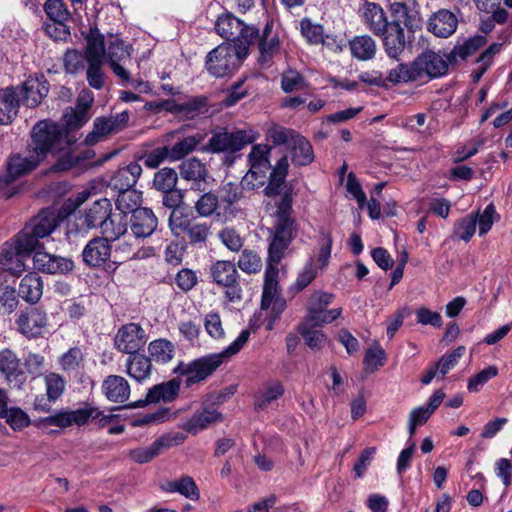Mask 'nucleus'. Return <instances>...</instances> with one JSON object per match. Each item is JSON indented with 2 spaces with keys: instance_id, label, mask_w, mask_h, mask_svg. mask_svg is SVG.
<instances>
[{
  "instance_id": "1",
  "label": "nucleus",
  "mask_w": 512,
  "mask_h": 512,
  "mask_svg": "<svg viewBox=\"0 0 512 512\" xmlns=\"http://www.w3.org/2000/svg\"><path fill=\"white\" fill-rule=\"evenodd\" d=\"M32 141L34 153L42 158L48 153L53 155L62 153L52 166L54 172L67 171L86 158L77 151L76 135L72 134L64 125L53 121L42 120L36 123L32 129Z\"/></svg>"
},
{
  "instance_id": "2",
  "label": "nucleus",
  "mask_w": 512,
  "mask_h": 512,
  "mask_svg": "<svg viewBox=\"0 0 512 512\" xmlns=\"http://www.w3.org/2000/svg\"><path fill=\"white\" fill-rule=\"evenodd\" d=\"M271 147L266 144H256L248 155L249 171L241 180L243 189L254 190L263 186L267 180V173L271 169L265 194L278 195L285 182L289 163L286 156L281 157L274 167H271L269 155Z\"/></svg>"
},
{
  "instance_id": "3",
  "label": "nucleus",
  "mask_w": 512,
  "mask_h": 512,
  "mask_svg": "<svg viewBox=\"0 0 512 512\" xmlns=\"http://www.w3.org/2000/svg\"><path fill=\"white\" fill-rule=\"evenodd\" d=\"M318 250L311 255L299 272L296 281L292 284L291 290L295 293L304 290L324 270L330 261L333 239L329 232L321 230L318 235Z\"/></svg>"
},
{
  "instance_id": "4",
  "label": "nucleus",
  "mask_w": 512,
  "mask_h": 512,
  "mask_svg": "<svg viewBox=\"0 0 512 512\" xmlns=\"http://www.w3.org/2000/svg\"><path fill=\"white\" fill-rule=\"evenodd\" d=\"M85 39V59L88 63L86 78L90 87L99 90L105 83L104 72L102 69L105 63L104 35L95 26L90 28Z\"/></svg>"
},
{
  "instance_id": "5",
  "label": "nucleus",
  "mask_w": 512,
  "mask_h": 512,
  "mask_svg": "<svg viewBox=\"0 0 512 512\" xmlns=\"http://www.w3.org/2000/svg\"><path fill=\"white\" fill-rule=\"evenodd\" d=\"M247 51L245 47H236L231 42L222 43L207 54L205 68L212 76H228L239 67Z\"/></svg>"
},
{
  "instance_id": "6",
  "label": "nucleus",
  "mask_w": 512,
  "mask_h": 512,
  "mask_svg": "<svg viewBox=\"0 0 512 512\" xmlns=\"http://www.w3.org/2000/svg\"><path fill=\"white\" fill-rule=\"evenodd\" d=\"M215 30L222 38L236 44V47L248 46L259 37V29L246 25L232 13H224L218 16L215 22Z\"/></svg>"
},
{
  "instance_id": "7",
  "label": "nucleus",
  "mask_w": 512,
  "mask_h": 512,
  "mask_svg": "<svg viewBox=\"0 0 512 512\" xmlns=\"http://www.w3.org/2000/svg\"><path fill=\"white\" fill-rule=\"evenodd\" d=\"M250 331L244 329L239 336L220 353L209 354L194 360V382L205 380L231 356L237 354L247 343Z\"/></svg>"
},
{
  "instance_id": "8",
  "label": "nucleus",
  "mask_w": 512,
  "mask_h": 512,
  "mask_svg": "<svg viewBox=\"0 0 512 512\" xmlns=\"http://www.w3.org/2000/svg\"><path fill=\"white\" fill-rule=\"evenodd\" d=\"M258 137L259 133L253 129L237 130L231 133L223 131L214 134L209 139L206 150L212 153H234L254 142Z\"/></svg>"
},
{
  "instance_id": "9",
  "label": "nucleus",
  "mask_w": 512,
  "mask_h": 512,
  "mask_svg": "<svg viewBox=\"0 0 512 512\" xmlns=\"http://www.w3.org/2000/svg\"><path fill=\"white\" fill-rule=\"evenodd\" d=\"M105 61L107 60L114 74L123 82L129 81V73L123 67L127 60H130L132 46L125 43L118 35H104Z\"/></svg>"
},
{
  "instance_id": "10",
  "label": "nucleus",
  "mask_w": 512,
  "mask_h": 512,
  "mask_svg": "<svg viewBox=\"0 0 512 512\" xmlns=\"http://www.w3.org/2000/svg\"><path fill=\"white\" fill-rule=\"evenodd\" d=\"M187 436L181 432H171L157 438L150 446L138 447L128 451V457L138 464L150 462L163 451L182 444Z\"/></svg>"
},
{
  "instance_id": "11",
  "label": "nucleus",
  "mask_w": 512,
  "mask_h": 512,
  "mask_svg": "<svg viewBox=\"0 0 512 512\" xmlns=\"http://www.w3.org/2000/svg\"><path fill=\"white\" fill-rule=\"evenodd\" d=\"M147 335L138 323H128L121 326L114 338L115 348L125 354H134L146 344Z\"/></svg>"
},
{
  "instance_id": "12",
  "label": "nucleus",
  "mask_w": 512,
  "mask_h": 512,
  "mask_svg": "<svg viewBox=\"0 0 512 512\" xmlns=\"http://www.w3.org/2000/svg\"><path fill=\"white\" fill-rule=\"evenodd\" d=\"M21 365V360L13 350L5 348L0 351V373L12 388L18 390L23 389L27 382V375Z\"/></svg>"
},
{
  "instance_id": "13",
  "label": "nucleus",
  "mask_w": 512,
  "mask_h": 512,
  "mask_svg": "<svg viewBox=\"0 0 512 512\" xmlns=\"http://www.w3.org/2000/svg\"><path fill=\"white\" fill-rule=\"evenodd\" d=\"M47 323V313L39 307L27 308L20 313L16 320L20 333L29 338L42 335Z\"/></svg>"
},
{
  "instance_id": "14",
  "label": "nucleus",
  "mask_w": 512,
  "mask_h": 512,
  "mask_svg": "<svg viewBox=\"0 0 512 512\" xmlns=\"http://www.w3.org/2000/svg\"><path fill=\"white\" fill-rule=\"evenodd\" d=\"M42 159L40 155L34 153V150L27 157L19 154L11 156L7 163V173L0 178V188L8 186L17 178L34 170Z\"/></svg>"
},
{
  "instance_id": "15",
  "label": "nucleus",
  "mask_w": 512,
  "mask_h": 512,
  "mask_svg": "<svg viewBox=\"0 0 512 512\" xmlns=\"http://www.w3.org/2000/svg\"><path fill=\"white\" fill-rule=\"evenodd\" d=\"M34 268L45 274H67L74 268V262L67 257L37 250L33 255Z\"/></svg>"
},
{
  "instance_id": "16",
  "label": "nucleus",
  "mask_w": 512,
  "mask_h": 512,
  "mask_svg": "<svg viewBox=\"0 0 512 512\" xmlns=\"http://www.w3.org/2000/svg\"><path fill=\"white\" fill-rule=\"evenodd\" d=\"M141 174V165L132 161L112 172L107 180V186L115 192L134 188Z\"/></svg>"
},
{
  "instance_id": "17",
  "label": "nucleus",
  "mask_w": 512,
  "mask_h": 512,
  "mask_svg": "<svg viewBox=\"0 0 512 512\" xmlns=\"http://www.w3.org/2000/svg\"><path fill=\"white\" fill-rule=\"evenodd\" d=\"M49 91L48 82L43 75L30 76L23 85L18 88L19 97L27 107L38 106L47 96Z\"/></svg>"
},
{
  "instance_id": "18",
  "label": "nucleus",
  "mask_w": 512,
  "mask_h": 512,
  "mask_svg": "<svg viewBox=\"0 0 512 512\" xmlns=\"http://www.w3.org/2000/svg\"><path fill=\"white\" fill-rule=\"evenodd\" d=\"M422 82L440 77L447 72L448 64L440 54L433 51H425L416 57Z\"/></svg>"
},
{
  "instance_id": "19",
  "label": "nucleus",
  "mask_w": 512,
  "mask_h": 512,
  "mask_svg": "<svg viewBox=\"0 0 512 512\" xmlns=\"http://www.w3.org/2000/svg\"><path fill=\"white\" fill-rule=\"evenodd\" d=\"M379 36L382 38L386 55L395 61H399L406 47L404 29L401 24L398 21L390 22L386 32Z\"/></svg>"
},
{
  "instance_id": "20",
  "label": "nucleus",
  "mask_w": 512,
  "mask_h": 512,
  "mask_svg": "<svg viewBox=\"0 0 512 512\" xmlns=\"http://www.w3.org/2000/svg\"><path fill=\"white\" fill-rule=\"evenodd\" d=\"M66 216L62 211L47 208L40 211L27 225L40 239L49 236Z\"/></svg>"
},
{
  "instance_id": "21",
  "label": "nucleus",
  "mask_w": 512,
  "mask_h": 512,
  "mask_svg": "<svg viewBox=\"0 0 512 512\" xmlns=\"http://www.w3.org/2000/svg\"><path fill=\"white\" fill-rule=\"evenodd\" d=\"M360 17L364 25L376 36L384 34L390 26L385 11L373 2L364 3Z\"/></svg>"
},
{
  "instance_id": "22",
  "label": "nucleus",
  "mask_w": 512,
  "mask_h": 512,
  "mask_svg": "<svg viewBox=\"0 0 512 512\" xmlns=\"http://www.w3.org/2000/svg\"><path fill=\"white\" fill-rule=\"evenodd\" d=\"M458 26L456 15L447 10L440 9L428 20L427 29L429 32L440 38H448L455 33Z\"/></svg>"
},
{
  "instance_id": "23",
  "label": "nucleus",
  "mask_w": 512,
  "mask_h": 512,
  "mask_svg": "<svg viewBox=\"0 0 512 512\" xmlns=\"http://www.w3.org/2000/svg\"><path fill=\"white\" fill-rule=\"evenodd\" d=\"M111 256L109 239L96 237L90 240L85 246L82 257L83 261L91 267H98L104 264Z\"/></svg>"
},
{
  "instance_id": "24",
  "label": "nucleus",
  "mask_w": 512,
  "mask_h": 512,
  "mask_svg": "<svg viewBox=\"0 0 512 512\" xmlns=\"http://www.w3.org/2000/svg\"><path fill=\"white\" fill-rule=\"evenodd\" d=\"M130 229L135 238H146L152 235L158 225V220L149 208L136 210L129 218Z\"/></svg>"
},
{
  "instance_id": "25",
  "label": "nucleus",
  "mask_w": 512,
  "mask_h": 512,
  "mask_svg": "<svg viewBox=\"0 0 512 512\" xmlns=\"http://www.w3.org/2000/svg\"><path fill=\"white\" fill-rule=\"evenodd\" d=\"M101 390L105 397L114 403H124L130 397V384L120 375H108L104 378Z\"/></svg>"
},
{
  "instance_id": "26",
  "label": "nucleus",
  "mask_w": 512,
  "mask_h": 512,
  "mask_svg": "<svg viewBox=\"0 0 512 512\" xmlns=\"http://www.w3.org/2000/svg\"><path fill=\"white\" fill-rule=\"evenodd\" d=\"M180 387L181 380L178 377L167 382L156 384L148 390L145 400L139 403L142 405L158 403L160 401L170 403L177 398Z\"/></svg>"
},
{
  "instance_id": "27",
  "label": "nucleus",
  "mask_w": 512,
  "mask_h": 512,
  "mask_svg": "<svg viewBox=\"0 0 512 512\" xmlns=\"http://www.w3.org/2000/svg\"><path fill=\"white\" fill-rule=\"evenodd\" d=\"M285 392L284 385L277 379H270L264 382L254 396L256 410H265L272 403L280 399Z\"/></svg>"
},
{
  "instance_id": "28",
  "label": "nucleus",
  "mask_w": 512,
  "mask_h": 512,
  "mask_svg": "<svg viewBox=\"0 0 512 512\" xmlns=\"http://www.w3.org/2000/svg\"><path fill=\"white\" fill-rule=\"evenodd\" d=\"M125 372L136 382H145L152 374L151 358L140 353L129 355L125 363Z\"/></svg>"
},
{
  "instance_id": "29",
  "label": "nucleus",
  "mask_w": 512,
  "mask_h": 512,
  "mask_svg": "<svg viewBox=\"0 0 512 512\" xmlns=\"http://www.w3.org/2000/svg\"><path fill=\"white\" fill-rule=\"evenodd\" d=\"M169 223L176 237L188 238L192 241V208L189 205L173 209Z\"/></svg>"
},
{
  "instance_id": "30",
  "label": "nucleus",
  "mask_w": 512,
  "mask_h": 512,
  "mask_svg": "<svg viewBox=\"0 0 512 512\" xmlns=\"http://www.w3.org/2000/svg\"><path fill=\"white\" fill-rule=\"evenodd\" d=\"M20 107L18 87L0 91V124H8L17 115Z\"/></svg>"
},
{
  "instance_id": "31",
  "label": "nucleus",
  "mask_w": 512,
  "mask_h": 512,
  "mask_svg": "<svg viewBox=\"0 0 512 512\" xmlns=\"http://www.w3.org/2000/svg\"><path fill=\"white\" fill-rule=\"evenodd\" d=\"M273 23L267 22L259 40V61L268 63L280 50L279 36L272 31Z\"/></svg>"
},
{
  "instance_id": "32",
  "label": "nucleus",
  "mask_w": 512,
  "mask_h": 512,
  "mask_svg": "<svg viewBox=\"0 0 512 512\" xmlns=\"http://www.w3.org/2000/svg\"><path fill=\"white\" fill-rule=\"evenodd\" d=\"M111 211V201L107 198L99 199L86 211L84 223L88 228H100L102 230Z\"/></svg>"
},
{
  "instance_id": "33",
  "label": "nucleus",
  "mask_w": 512,
  "mask_h": 512,
  "mask_svg": "<svg viewBox=\"0 0 512 512\" xmlns=\"http://www.w3.org/2000/svg\"><path fill=\"white\" fill-rule=\"evenodd\" d=\"M43 422L48 426L68 428L73 425H85L84 407L76 410H60L44 418Z\"/></svg>"
},
{
  "instance_id": "34",
  "label": "nucleus",
  "mask_w": 512,
  "mask_h": 512,
  "mask_svg": "<svg viewBox=\"0 0 512 512\" xmlns=\"http://www.w3.org/2000/svg\"><path fill=\"white\" fill-rule=\"evenodd\" d=\"M43 294V282L36 272H29L20 281L19 296L29 303H36Z\"/></svg>"
},
{
  "instance_id": "35",
  "label": "nucleus",
  "mask_w": 512,
  "mask_h": 512,
  "mask_svg": "<svg viewBox=\"0 0 512 512\" xmlns=\"http://www.w3.org/2000/svg\"><path fill=\"white\" fill-rule=\"evenodd\" d=\"M289 149L292 162L295 165H309L314 160V152L310 142L299 134L292 137Z\"/></svg>"
},
{
  "instance_id": "36",
  "label": "nucleus",
  "mask_w": 512,
  "mask_h": 512,
  "mask_svg": "<svg viewBox=\"0 0 512 512\" xmlns=\"http://www.w3.org/2000/svg\"><path fill=\"white\" fill-rule=\"evenodd\" d=\"M349 48L354 58L367 61L375 57L377 44L371 36L359 35L349 41Z\"/></svg>"
},
{
  "instance_id": "37",
  "label": "nucleus",
  "mask_w": 512,
  "mask_h": 512,
  "mask_svg": "<svg viewBox=\"0 0 512 512\" xmlns=\"http://www.w3.org/2000/svg\"><path fill=\"white\" fill-rule=\"evenodd\" d=\"M40 238L26 224L13 238V246L20 254L30 256L33 252L41 250Z\"/></svg>"
},
{
  "instance_id": "38",
  "label": "nucleus",
  "mask_w": 512,
  "mask_h": 512,
  "mask_svg": "<svg viewBox=\"0 0 512 512\" xmlns=\"http://www.w3.org/2000/svg\"><path fill=\"white\" fill-rule=\"evenodd\" d=\"M386 79L392 84L422 82L416 59L411 63H400L390 69Z\"/></svg>"
},
{
  "instance_id": "39",
  "label": "nucleus",
  "mask_w": 512,
  "mask_h": 512,
  "mask_svg": "<svg viewBox=\"0 0 512 512\" xmlns=\"http://www.w3.org/2000/svg\"><path fill=\"white\" fill-rule=\"evenodd\" d=\"M278 267L266 266L261 299V309L267 310L271 300L280 297L278 294Z\"/></svg>"
},
{
  "instance_id": "40",
  "label": "nucleus",
  "mask_w": 512,
  "mask_h": 512,
  "mask_svg": "<svg viewBox=\"0 0 512 512\" xmlns=\"http://www.w3.org/2000/svg\"><path fill=\"white\" fill-rule=\"evenodd\" d=\"M128 216L119 211V213L110 212L107 222L103 225L101 233L109 240H117L124 235L128 229Z\"/></svg>"
},
{
  "instance_id": "41",
  "label": "nucleus",
  "mask_w": 512,
  "mask_h": 512,
  "mask_svg": "<svg viewBox=\"0 0 512 512\" xmlns=\"http://www.w3.org/2000/svg\"><path fill=\"white\" fill-rule=\"evenodd\" d=\"M24 257H28V255L18 253L14 246L4 248L0 256V264L5 271L19 276L26 268Z\"/></svg>"
},
{
  "instance_id": "42",
  "label": "nucleus",
  "mask_w": 512,
  "mask_h": 512,
  "mask_svg": "<svg viewBox=\"0 0 512 512\" xmlns=\"http://www.w3.org/2000/svg\"><path fill=\"white\" fill-rule=\"evenodd\" d=\"M334 295L328 292L316 291L308 299L305 320L311 322L319 319L320 314L332 303Z\"/></svg>"
},
{
  "instance_id": "43",
  "label": "nucleus",
  "mask_w": 512,
  "mask_h": 512,
  "mask_svg": "<svg viewBox=\"0 0 512 512\" xmlns=\"http://www.w3.org/2000/svg\"><path fill=\"white\" fill-rule=\"evenodd\" d=\"M116 207L117 209L128 216L136 210H141L142 193L134 188L117 192Z\"/></svg>"
},
{
  "instance_id": "44",
  "label": "nucleus",
  "mask_w": 512,
  "mask_h": 512,
  "mask_svg": "<svg viewBox=\"0 0 512 512\" xmlns=\"http://www.w3.org/2000/svg\"><path fill=\"white\" fill-rule=\"evenodd\" d=\"M149 357L157 363H168L170 362L175 353V346L172 342L160 338L153 340L148 345Z\"/></svg>"
},
{
  "instance_id": "45",
  "label": "nucleus",
  "mask_w": 512,
  "mask_h": 512,
  "mask_svg": "<svg viewBox=\"0 0 512 512\" xmlns=\"http://www.w3.org/2000/svg\"><path fill=\"white\" fill-rule=\"evenodd\" d=\"M211 273L214 281L223 286L236 282L238 272L235 265L230 261H218L212 268Z\"/></svg>"
},
{
  "instance_id": "46",
  "label": "nucleus",
  "mask_w": 512,
  "mask_h": 512,
  "mask_svg": "<svg viewBox=\"0 0 512 512\" xmlns=\"http://www.w3.org/2000/svg\"><path fill=\"white\" fill-rule=\"evenodd\" d=\"M113 121L109 118L100 117L96 118L93 124V130L84 139V144L90 146L94 145L99 141L104 140L108 135L116 133Z\"/></svg>"
},
{
  "instance_id": "47",
  "label": "nucleus",
  "mask_w": 512,
  "mask_h": 512,
  "mask_svg": "<svg viewBox=\"0 0 512 512\" xmlns=\"http://www.w3.org/2000/svg\"><path fill=\"white\" fill-rule=\"evenodd\" d=\"M390 11L392 16L395 18L394 21L404 20L405 26L409 30H415L421 27V19L418 15H409L407 5L400 0H389Z\"/></svg>"
},
{
  "instance_id": "48",
  "label": "nucleus",
  "mask_w": 512,
  "mask_h": 512,
  "mask_svg": "<svg viewBox=\"0 0 512 512\" xmlns=\"http://www.w3.org/2000/svg\"><path fill=\"white\" fill-rule=\"evenodd\" d=\"M294 220L285 212L279 211L271 236L290 242L294 238Z\"/></svg>"
},
{
  "instance_id": "49",
  "label": "nucleus",
  "mask_w": 512,
  "mask_h": 512,
  "mask_svg": "<svg viewBox=\"0 0 512 512\" xmlns=\"http://www.w3.org/2000/svg\"><path fill=\"white\" fill-rule=\"evenodd\" d=\"M487 39L482 35H475L468 38L462 44L456 45L452 50L455 59L465 60L468 56L474 54L480 47L485 45Z\"/></svg>"
},
{
  "instance_id": "50",
  "label": "nucleus",
  "mask_w": 512,
  "mask_h": 512,
  "mask_svg": "<svg viewBox=\"0 0 512 512\" xmlns=\"http://www.w3.org/2000/svg\"><path fill=\"white\" fill-rule=\"evenodd\" d=\"M385 361V350L380 346L379 343L375 342L370 348L366 350L363 364L365 366V370L371 373L382 367L385 364Z\"/></svg>"
},
{
  "instance_id": "51",
  "label": "nucleus",
  "mask_w": 512,
  "mask_h": 512,
  "mask_svg": "<svg viewBox=\"0 0 512 512\" xmlns=\"http://www.w3.org/2000/svg\"><path fill=\"white\" fill-rule=\"evenodd\" d=\"M0 419H5L14 431H20L28 427L31 422L29 415L19 407H7Z\"/></svg>"
},
{
  "instance_id": "52",
  "label": "nucleus",
  "mask_w": 512,
  "mask_h": 512,
  "mask_svg": "<svg viewBox=\"0 0 512 512\" xmlns=\"http://www.w3.org/2000/svg\"><path fill=\"white\" fill-rule=\"evenodd\" d=\"M46 395L50 402H55L64 393L66 381L58 373L50 372L44 376Z\"/></svg>"
},
{
  "instance_id": "53",
  "label": "nucleus",
  "mask_w": 512,
  "mask_h": 512,
  "mask_svg": "<svg viewBox=\"0 0 512 512\" xmlns=\"http://www.w3.org/2000/svg\"><path fill=\"white\" fill-rule=\"evenodd\" d=\"M464 352L465 348L463 346H459L451 353L443 355L436 363H434L440 379H443L445 375L458 364Z\"/></svg>"
},
{
  "instance_id": "54",
  "label": "nucleus",
  "mask_w": 512,
  "mask_h": 512,
  "mask_svg": "<svg viewBox=\"0 0 512 512\" xmlns=\"http://www.w3.org/2000/svg\"><path fill=\"white\" fill-rule=\"evenodd\" d=\"M309 323L306 320L301 323L298 326V332L302 335L309 348L320 349L326 341V335L321 330L309 328Z\"/></svg>"
},
{
  "instance_id": "55",
  "label": "nucleus",
  "mask_w": 512,
  "mask_h": 512,
  "mask_svg": "<svg viewBox=\"0 0 512 512\" xmlns=\"http://www.w3.org/2000/svg\"><path fill=\"white\" fill-rule=\"evenodd\" d=\"M306 87L304 77L296 70L288 69L281 77V88L285 93L302 90Z\"/></svg>"
},
{
  "instance_id": "56",
  "label": "nucleus",
  "mask_w": 512,
  "mask_h": 512,
  "mask_svg": "<svg viewBox=\"0 0 512 512\" xmlns=\"http://www.w3.org/2000/svg\"><path fill=\"white\" fill-rule=\"evenodd\" d=\"M238 266L245 273L256 274L262 268V260L256 252L243 250L238 260Z\"/></svg>"
},
{
  "instance_id": "57",
  "label": "nucleus",
  "mask_w": 512,
  "mask_h": 512,
  "mask_svg": "<svg viewBox=\"0 0 512 512\" xmlns=\"http://www.w3.org/2000/svg\"><path fill=\"white\" fill-rule=\"evenodd\" d=\"M477 216L467 215L460 219L454 228V235L461 240L469 241L476 231Z\"/></svg>"
},
{
  "instance_id": "58",
  "label": "nucleus",
  "mask_w": 512,
  "mask_h": 512,
  "mask_svg": "<svg viewBox=\"0 0 512 512\" xmlns=\"http://www.w3.org/2000/svg\"><path fill=\"white\" fill-rule=\"evenodd\" d=\"M301 33L312 44L324 42V28L322 25L312 22L310 19H302Z\"/></svg>"
},
{
  "instance_id": "59",
  "label": "nucleus",
  "mask_w": 512,
  "mask_h": 512,
  "mask_svg": "<svg viewBox=\"0 0 512 512\" xmlns=\"http://www.w3.org/2000/svg\"><path fill=\"white\" fill-rule=\"evenodd\" d=\"M44 11L51 21H68L71 14L62 0H47Z\"/></svg>"
},
{
  "instance_id": "60",
  "label": "nucleus",
  "mask_w": 512,
  "mask_h": 512,
  "mask_svg": "<svg viewBox=\"0 0 512 512\" xmlns=\"http://www.w3.org/2000/svg\"><path fill=\"white\" fill-rule=\"evenodd\" d=\"M289 245L290 242L271 236L268 248L267 266L278 267V264L283 259L284 253L288 249Z\"/></svg>"
},
{
  "instance_id": "61",
  "label": "nucleus",
  "mask_w": 512,
  "mask_h": 512,
  "mask_svg": "<svg viewBox=\"0 0 512 512\" xmlns=\"http://www.w3.org/2000/svg\"><path fill=\"white\" fill-rule=\"evenodd\" d=\"M177 182V173L171 168H163L154 176V186L157 190L168 192L172 190Z\"/></svg>"
},
{
  "instance_id": "62",
  "label": "nucleus",
  "mask_w": 512,
  "mask_h": 512,
  "mask_svg": "<svg viewBox=\"0 0 512 512\" xmlns=\"http://www.w3.org/2000/svg\"><path fill=\"white\" fill-rule=\"evenodd\" d=\"M83 361V353L79 347H72L59 358L62 370L71 372L77 370Z\"/></svg>"
},
{
  "instance_id": "63",
  "label": "nucleus",
  "mask_w": 512,
  "mask_h": 512,
  "mask_svg": "<svg viewBox=\"0 0 512 512\" xmlns=\"http://www.w3.org/2000/svg\"><path fill=\"white\" fill-rule=\"evenodd\" d=\"M18 295L13 287L8 285L0 286V312L3 314L12 313L18 306Z\"/></svg>"
},
{
  "instance_id": "64",
  "label": "nucleus",
  "mask_w": 512,
  "mask_h": 512,
  "mask_svg": "<svg viewBox=\"0 0 512 512\" xmlns=\"http://www.w3.org/2000/svg\"><path fill=\"white\" fill-rule=\"evenodd\" d=\"M498 375L496 366H488L468 380L467 388L470 392H478L490 379Z\"/></svg>"
}]
</instances>
